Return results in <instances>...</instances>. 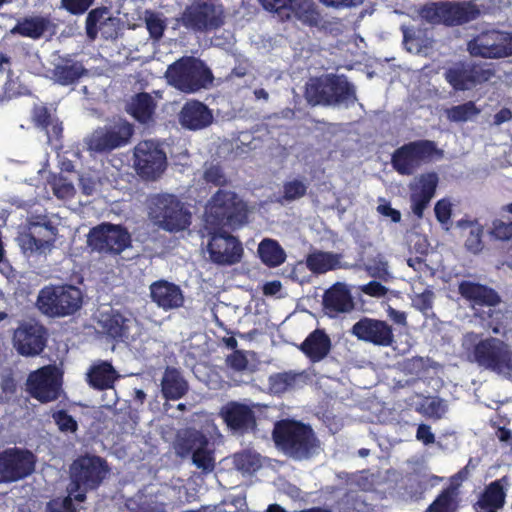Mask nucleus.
Returning a JSON list of instances; mask_svg holds the SVG:
<instances>
[{"label": "nucleus", "instance_id": "f257e3e1", "mask_svg": "<svg viewBox=\"0 0 512 512\" xmlns=\"http://www.w3.org/2000/svg\"><path fill=\"white\" fill-rule=\"evenodd\" d=\"M248 206L234 191L218 189L204 207L205 229L240 228L248 221Z\"/></svg>", "mask_w": 512, "mask_h": 512}, {"label": "nucleus", "instance_id": "f03ea898", "mask_svg": "<svg viewBox=\"0 0 512 512\" xmlns=\"http://www.w3.org/2000/svg\"><path fill=\"white\" fill-rule=\"evenodd\" d=\"M272 438L278 449L296 460L311 458L320 445L310 425L293 419L276 422Z\"/></svg>", "mask_w": 512, "mask_h": 512}, {"label": "nucleus", "instance_id": "7ed1b4c3", "mask_svg": "<svg viewBox=\"0 0 512 512\" xmlns=\"http://www.w3.org/2000/svg\"><path fill=\"white\" fill-rule=\"evenodd\" d=\"M304 97L311 106L343 104L348 107L357 100L353 84L335 74L311 77L306 82Z\"/></svg>", "mask_w": 512, "mask_h": 512}, {"label": "nucleus", "instance_id": "20e7f679", "mask_svg": "<svg viewBox=\"0 0 512 512\" xmlns=\"http://www.w3.org/2000/svg\"><path fill=\"white\" fill-rule=\"evenodd\" d=\"M150 220L164 231L177 233L189 228L192 214L176 195L159 193L148 199Z\"/></svg>", "mask_w": 512, "mask_h": 512}, {"label": "nucleus", "instance_id": "39448f33", "mask_svg": "<svg viewBox=\"0 0 512 512\" xmlns=\"http://www.w3.org/2000/svg\"><path fill=\"white\" fill-rule=\"evenodd\" d=\"M165 77L168 83L184 93H195L209 87L214 80L204 61L193 56H183L170 64Z\"/></svg>", "mask_w": 512, "mask_h": 512}, {"label": "nucleus", "instance_id": "423d86ee", "mask_svg": "<svg viewBox=\"0 0 512 512\" xmlns=\"http://www.w3.org/2000/svg\"><path fill=\"white\" fill-rule=\"evenodd\" d=\"M81 290L70 284L46 285L40 289L36 307L45 316L60 318L73 315L82 307Z\"/></svg>", "mask_w": 512, "mask_h": 512}, {"label": "nucleus", "instance_id": "0eeeda50", "mask_svg": "<svg viewBox=\"0 0 512 512\" xmlns=\"http://www.w3.org/2000/svg\"><path fill=\"white\" fill-rule=\"evenodd\" d=\"M179 26L194 33L213 32L226 22L225 8L217 0H192L176 19Z\"/></svg>", "mask_w": 512, "mask_h": 512}, {"label": "nucleus", "instance_id": "6e6552de", "mask_svg": "<svg viewBox=\"0 0 512 512\" xmlns=\"http://www.w3.org/2000/svg\"><path fill=\"white\" fill-rule=\"evenodd\" d=\"M108 472L109 467L105 459L95 455L80 456L72 465L68 492L73 495L74 500L83 502L86 493L97 489Z\"/></svg>", "mask_w": 512, "mask_h": 512}, {"label": "nucleus", "instance_id": "1a4fd4ad", "mask_svg": "<svg viewBox=\"0 0 512 512\" xmlns=\"http://www.w3.org/2000/svg\"><path fill=\"white\" fill-rule=\"evenodd\" d=\"M442 155L434 141L420 139L398 147L391 155V165L399 175L411 176L422 164Z\"/></svg>", "mask_w": 512, "mask_h": 512}, {"label": "nucleus", "instance_id": "9d476101", "mask_svg": "<svg viewBox=\"0 0 512 512\" xmlns=\"http://www.w3.org/2000/svg\"><path fill=\"white\" fill-rule=\"evenodd\" d=\"M469 357L479 367L498 374L512 371V350L506 342L496 337L475 343Z\"/></svg>", "mask_w": 512, "mask_h": 512}, {"label": "nucleus", "instance_id": "9b49d317", "mask_svg": "<svg viewBox=\"0 0 512 512\" xmlns=\"http://www.w3.org/2000/svg\"><path fill=\"white\" fill-rule=\"evenodd\" d=\"M58 229L47 216H34L28 220L27 229L18 236L25 254L45 255L55 247Z\"/></svg>", "mask_w": 512, "mask_h": 512}, {"label": "nucleus", "instance_id": "f8f14e48", "mask_svg": "<svg viewBox=\"0 0 512 512\" xmlns=\"http://www.w3.org/2000/svg\"><path fill=\"white\" fill-rule=\"evenodd\" d=\"M494 75L491 64L476 61H458L444 71V78L454 91L472 90Z\"/></svg>", "mask_w": 512, "mask_h": 512}, {"label": "nucleus", "instance_id": "ddd939ff", "mask_svg": "<svg viewBox=\"0 0 512 512\" xmlns=\"http://www.w3.org/2000/svg\"><path fill=\"white\" fill-rule=\"evenodd\" d=\"M471 56L501 59L512 56V32L497 29L485 30L467 43Z\"/></svg>", "mask_w": 512, "mask_h": 512}, {"label": "nucleus", "instance_id": "4468645a", "mask_svg": "<svg viewBox=\"0 0 512 512\" xmlns=\"http://www.w3.org/2000/svg\"><path fill=\"white\" fill-rule=\"evenodd\" d=\"M87 244L98 253L119 255L131 245V236L125 227L103 222L90 229Z\"/></svg>", "mask_w": 512, "mask_h": 512}, {"label": "nucleus", "instance_id": "2eb2a0df", "mask_svg": "<svg viewBox=\"0 0 512 512\" xmlns=\"http://www.w3.org/2000/svg\"><path fill=\"white\" fill-rule=\"evenodd\" d=\"M208 235L207 251L211 262L220 266H232L239 263L244 254L241 241L224 230L206 229Z\"/></svg>", "mask_w": 512, "mask_h": 512}, {"label": "nucleus", "instance_id": "dca6fc26", "mask_svg": "<svg viewBox=\"0 0 512 512\" xmlns=\"http://www.w3.org/2000/svg\"><path fill=\"white\" fill-rule=\"evenodd\" d=\"M36 465L35 455L18 447L0 452V484L14 483L30 476Z\"/></svg>", "mask_w": 512, "mask_h": 512}, {"label": "nucleus", "instance_id": "f3484780", "mask_svg": "<svg viewBox=\"0 0 512 512\" xmlns=\"http://www.w3.org/2000/svg\"><path fill=\"white\" fill-rule=\"evenodd\" d=\"M135 169L145 180H156L167 167V157L163 149L152 140H144L134 149Z\"/></svg>", "mask_w": 512, "mask_h": 512}, {"label": "nucleus", "instance_id": "a211bd4d", "mask_svg": "<svg viewBox=\"0 0 512 512\" xmlns=\"http://www.w3.org/2000/svg\"><path fill=\"white\" fill-rule=\"evenodd\" d=\"M134 133L133 125L127 121H119L110 126L100 127L90 135L87 145L90 151L108 153L125 146Z\"/></svg>", "mask_w": 512, "mask_h": 512}, {"label": "nucleus", "instance_id": "6ab92c4d", "mask_svg": "<svg viewBox=\"0 0 512 512\" xmlns=\"http://www.w3.org/2000/svg\"><path fill=\"white\" fill-rule=\"evenodd\" d=\"M61 377L52 366H44L32 372L27 380L30 395L42 403L55 401L60 396Z\"/></svg>", "mask_w": 512, "mask_h": 512}, {"label": "nucleus", "instance_id": "aec40b11", "mask_svg": "<svg viewBox=\"0 0 512 512\" xmlns=\"http://www.w3.org/2000/svg\"><path fill=\"white\" fill-rule=\"evenodd\" d=\"M350 333L360 341L379 347H390L395 342L393 328L388 322L366 316L353 324Z\"/></svg>", "mask_w": 512, "mask_h": 512}, {"label": "nucleus", "instance_id": "412c9836", "mask_svg": "<svg viewBox=\"0 0 512 512\" xmlns=\"http://www.w3.org/2000/svg\"><path fill=\"white\" fill-rule=\"evenodd\" d=\"M48 332L44 325L37 321L23 322L14 331V345L23 356L39 355L47 344Z\"/></svg>", "mask_w": 512, "mask_h": 512}, {"label": "nucleus", "instance_id": "4be33fe9", "mask_svg": "<svg viewBox=\"0 0 512 512\" xmlns=\"http://www.w3.org/2000/svg\"><path fill=\"white\" fill-rule=\"evenodd\" d=\"M220 416L229 429L241 434L256 427L255 412L246 404L230 401L221 408Z\"/></svg>", "mask_w": 512, "mask_h": 512}, {"label": "nucleus", "instance_id": "5701e85b", "mask_svg": "<svg viewBox=\"0 0 512 512\" xmlns=\"http://www.w3.org/2000/svg\"><path fill=\"white\" fill-rule=\"evenodd\" d=\"M322 304L325 314L330 318L349 313L355 308L351 291L341 282H336L324 292Z\"/></svg>", "mask_w": 512, "mask_h": 512}, {"label": "nucleus", "instance_id": "b1692460", "mask_svg": "<svg viewBox=\"0 0 512 512\" xmlns=\"http://www.w3.org/2000/svg\"><path fill=\"white\" fill-rule=\"evenodd\" d=\"M131 324L130 317L113 308L101 312L98 319L102 333L115 342H125L129 339Z\"/></svg>", "mask_w": 512, "mask_h": 512}, {"label": "nucleus", "instance_id": "393cba45", "mask_svg": "<svg viewBox=\"0 0 512 512\" xmlns=\"http://www.w3.org/2000/svg\"><path fill=\"white\" fill-rule=\"evenodd\" d=\"M458 293L463 299L470 302L472 307H496L502 299L499 293L485 284L463 280L458 285Z\"/></svg>", "mask_w": 512, "mask_h": 512}, {"label": "nucleus", "instance_id": "a878e982", "mask_svg": "<svg viewBox=\"0 0 512 512\" xmlns=\"http://www.w3.org/2000/svg\"><path fill=\"white\" fill-rule=\"evenodd\" d=\"M153 303L164 311L178 309L184 305L185 297L179 285L167 280H157L150 285Z\"/></svg>", "mask_w": 512, "mask_h": 512}, {"label": "nucleus", "instance_id": "bb28decb", "mask_svg": "<svg viewBox=\"0 0 512 512\" xmlns=\"http://www.w3.org/2000/svg\"><path fill=\"white\" fill-rule=\"evenodd\" d=\"M180 124L189 130H200L209 126L213 121L212 111L202 102L188 101L179 113Z\"/></svg>", "mask_w": 512, "mask_h": 512}, {"label": "nucleus", "instance_id": "cd10ccee", "mask_svg": "<svg viewBox=\"0 0 512 512\" xmlns=\"http://www.w3.org/2000/svg\"><path fill=\"white\" fill-rule=\"evenodd\" d=\"M503 482H506V477L492 481L485 487L473 504L475 512H498L504 507L506 491Z\"/></svg>", "mask_w": 512, "mask_h": 512}, {"label": "nucleus", "instance_id": "c85d7f7f", "mask_svg": "<svg viewBox=\"0 0 512 512\" xmlns=\"http://www.w3.org/2000/svg\"><path fill=\"white\" fill-rule=\"evenodd\" d=\"M332 343L329 335L323 329H315L298 346V349L312 363L324 360L330 353Z\"/></svg>", "mask_w": 512, "mask_h": 512}, {"label": "nucleus", "instance_id": "c756f323", "mask_svg": "<svg viewBox=\"0 0 512 512\" xmlns=\"http://www.w3.org/2000/svg\"><path fill=\"white\" fill-rule=\"evenodd\" d=\"M285 12L281 20L289 21L292 17L310 27H316L321 21V14L313 0H285Z\"/></svg>", "mask_w": 512, "mask_h": 512}, {"label": "nucleus", "instance_id": "7c9ffc66", "mask_svg": "<svg viewBox=\"0 0 512 512\" xmlns=\"http://www.w3.org/2000/svg\"><path fill=\"white\" fill-rule=\"evenodd\" d=\"M444 25L460 26L477 19L480 15L478 6L470 1H444Z\"/></svg>", "mask_w": 512, "mask_h": 512}, {"label": "nucleus", "instance_id": "2f4dec72", "mask_svg": "<svg viewBox=\"0 0 512 512\" xmlns=\"http://www.w3.org/2000/svg\"><path fill=\"white\" fill-rule=\"evenodd\" d=\"M189 389L188 382L181 372L174 367H166L161 380V393L166 400H179Z\"/></svg>", "mask_w": 512, "mask_h": 512}, {"label": "nucleus", "instance_id": "473e14b6", "mask_svg": "<svg viewBox=\"0 0 512 512\" xmlns=\"http://www.w3.org/2000/svg\"><path fill=\"white\" fill-rule=\"evenodd\" d=\"M155 110L156 102L147 92L135 94L126 108L127 113L141 124H148L153 121Z\"/></svg>", "mask_w": 512, "mask_h": 512}, {"label": "nucleus", "instance_id": "72a5a7b5", "mask_svg": "<svg viewBox=\"0 0 512 512\" xmlns=\"http://www.w3.org/2000/svg\"><path fill=\"white\" fill-rule=\"evenodd\" d=\"M341 254L315 250L305 259L306 267L315 275L325 274L341 268Z\"/></svg>", "mask_w": 512, "mask_h": 512}, {"label": "nucleus", "instance_id": "f704fd0d", "mask_svg": "<svg viewBox=\"0 0 512 512\" xmlns=\"http://www.w3.org/2000/svg\"><path fill=\"white\" fill-rule=\"evenodd\" d=\"M119 375L110 362L102 361L91 366L87 373L89 385L96 390H107L114 387Z\"/></svg>", "mask_w": 512, "mask_h": 512}, {"label": "nucleus", "instance_id": "c9c22d12", "mask_svg": "<svg viewBox=\"0 0 512 512\" xmlns=\"http://www.w3.org/2000/svg\"><path fill=\"white\" fill-rule=\"evenodd\" d=\"M86 69L79 61L71 58H62L58 64H55L52 69V75L60 85L68 86L76 83L83 75L86 74Z\"/></svg>", "mask_w": 512, "mask_h": 512}, {"label": "nucleus", "instance_id": "e433bc0d", "mask_svg": "<svg viewBox=\"0 0 512 512\" xmlns=\"http://www.w3.org/2000/svg\"><path fill=\"white\" fill-rule=\"evenodd\" d=\"M31 119L35 127L44 130L49 138H59L62 134V123L53 119L50 110L45 105H35L32 108Z\"/></svg>", "mask_w": 512, "mask_h": 512}, {"label": "nucleus", "instance_id": "4c0bfd02", "mask_svg": "<svg viewBox=\"0 0 512 512\" xmlns=\"http://www.w3.org/2000/svg\"><path fill=\"white\" fill-rule=\"evenodd\" d=\"M201 446H209L207 437L198 431H185L174 442L176 455L180 458L191 456Z\"/></svg>", "mask_w": 512, "mask_h": 512}, {"label": "nucleus", "instance_id": "58836bf2", "mask_svg": "<svg viewBox=\"0 0 512 512\" xmlns=\"http://www.w3.org/2000/svg\"><path fill=\"white\" fill-rule=\"evenodd\" d=\"M257 252L262 263L269 268L282 265L287 257L279 242L271 238L263 239L258 245Z\"/></svg>", "mask_w": 512, "mask_h": 512}, {"label": "nucleus", "instance_id": "ea45409f", "mask_svg": "<svg viewBox=\"0 0 512 512\" xmlns=\"http://www.w3.org/2000/svg\"><path fill=\"white\" fill-rule=\"evenodd\" d=\"M50 21L41 16L26 17L17 22L12 33L32 39L41 38L49 27Z\"/></svg>", "mask_w": 512, "mask_h": 512}, {"label": "nucleus", "instance_id": "a19ab883", "mask_svg": "<svg viewBox=\"0 0 512 512\" xmlns=\"http://www.w3.org/2000/svg\"><path fill=\"white\" fill-rule=\"evenodd\" d=\"M458 225L462 228H468L464 246L472 254L480 253L484 248L483 233L484 228L476 221H459Z\"/></svg>", "mask_w": 512, "mask_h": 512}, {"label": "nucleus", "instance_id": "79ce46f5", "mask_svg": "<svg viewBox=\"0 0 512 512\" xmlns=\"http://www.w3.org/2000/svg\"><path fill=\"white\" fill-rule=\"evenodd\" d=\"M458 507L456 491L447 487L439 493L425 512H456Z\"/></svg>", "mask_w": 512, "mask_h": 512}, {"label": "nucleus", "instance_id": "37998d69", "mask_svg": "<svg viewBox=\"0 0 512 512\" xmlns=\"http://www.w3.org/2000/svg\"><path fill=\"white\" fill-rule=\"evenodd\" d=\"M481 110L473 101H467L463 104L452 106L446 110V116L451 122H466L480 114Z\"/></svg>", "mask_w": 512, "mask_h": 512}, {"label": "nucleus", "instance_id": "c03bdc74", "mask_svg": "<svg viewBox=\"0 0 512 512\" xmlns=\"http://www.w3.org/2000/svg\"><path fill=\"white\" fill-rule=\"evenodd\" d=\"M297 379V374L291 371L280 372L270 375L269 388L274 394H283L293 388Z\"/></svg>", "mask_w": 512, "mask_h": 512}, {"label": "nucleus", "instance_id": "a18cd8bd", "mask_svg": "<svg viewBox=\"0 0 512 512\" xmlns=\"http://www.w3.org/2000/svg\"><path fill=\"white\" fill-rule=\"evenodd\" d=\"M444 2H428L421 6L418 10V14L425 22L438 25H444Z\"/></svg>", "mask_w": 512, "mask_h": 512}, {"label": "nucleus", "instance_id": "49530a36", "mask_svg": "<svg viewBox=\"0 0 512 512\" xmlns=\"http://www.w3.org/2000/svg\"><path fill=\"white\" fill-rule=\"evenodd\" d=\"M108 14L109 10L105 6L97 7L89 11L85 21L86 34L89 39L95 40L97 38L100 29V23L106 18L105 16Z\"/></svg>", "mask_w": 512, "mask_h": 512}, {"label": "nucleus", "instance_id": "de8ad7c7", "mask_svg": "<svg viewBox=\"0 0 512 512\" xmlns=\"http://www.w3.org/2000/svg\"><path fill=\"white\" fill-rule=\"evenodd\" d=\"M192 463L204 473H210L215 468L213 450L209 446H201L191 455Z\"/></svg>", "mask_w": 512, "mask_h": 512}, {"label": "nucleus", "instance_id": "09e8293b", "mask_svg": "<svg viewBox=\"0 0 512 512\" xmlns=\"http://www.w3.org/2000/svg\"><path fill=\"white\" fill-rule=\"evenodd\" d=\"M438 182L439 178L437 173H424L420 175L418 183L414 187H411V190L432 199L436 193Z\"/></svg>", "mask_w": 512, "mask_h": 512}, {"label": "nucleus", "instance_id": "8fccbe9b", "mask_svg": "<svg viewBox=\"0 0 512 512\" xmlns=\"http://www.w3.org/2000/svg\"><path fill=\"white\" fill-rule=\"evenodd\" d=\"M202 178L206 184L218 187L219 189H225L224 187L229 184L223 168L218 164L205 166Z\"/></svg>", "mask_w": 512, "mask_h": 512}, {"label": "nucleus", "instance_id": "3c124183", "mask_svg": "<svg viewBox=\"0 0 512 512\" xmlns=\"http://www.w3.org/2000/svg\"><path fill=\"white\" fill-rule=\"evenodd\" d=\"M234 464L237 470L247 474H253L261 467L258 455L249 451L235 454Z\"/></svg>", "mask_w": 512, "mask_h": 512}, {"label": "nucleus", "instance_id": "603ef678", "mask_svg": "<svg viewBox=\"0 0 512 512\" xmlns=\"http://www.w3.org/2000/svg\"><path fill=\"white\" fill-rule=\"evenodd\" d=\"M145 25L152 39L162 38L166 29V22L160 13L147 10L145 12Z\"/></svg>", "mask_w": 512, "mask_h": 512}, {"label": "nucleus", "instance_id": "864d4df0", "mask_svg": "<svg viewBox=\"0 0 512 512\" xmlns=\"http://www.w3.org/2000/svg\"><path fill=\"white\" fill-rule=\"evenodd\" d=\"M308 186L299 179H293L283 184L282 199L291 202L304 197L307 193Z\"/></svg>", "mask_w": 512, "mask_h": 512}, {"label": "nucleus", "instance_id": "5fc2aeb1", "mask_svg": "<svg viewBox=\"0 0 512 512\" xmlns=\"http://www.w3.org/2000/svg\"><path fill=\"white\" fill-rule=\"evenodd\" d=\"M73 499L74 497L70 492L65 497L53 498L47 503L45 512H77Z\"/></svg>", "mask_w": 512, "mask_h": 512}, {"label": "nucleus", "instance_id": "6e6d98bb", "mask_svg": "<svg viewBox=\"0 0 512 512\" xmlns=\"http://www.w3.org/2000/svg\"><path fill=\"white\" fill-rule=\"evenodd\" d=\"M491 238L499 241H509L512 239V222H505L501 219H495L489 230Z\"/></svg>", "mask_w": 512, "mask_h": 512}, {"label": "nucleus", "instance_id": "4d7b16f0", "mask_svg": "<svg viewBox=\"0 0 512 512\" xmlns=\"http://www.w3.org/2000/svg\"><path fill=\"white\" fill-rule=\"evenodd\" d=\"M52 418L61 432L75 433L78 429L77 421L66 410L54 412Z\"/></svg>", "mask_w": 512, "mask_h": 512}, {"label": "nucleus", "instance_id": "13d9d810", "mask_svg": "<svg viewBox=\"0 0 512 512\" xmlns=\"http://www.w3.org/2000/svg\"><path fill=\"white\" fill-rule=\"evenodd\" d=\"M120 21L116 17L108 16L100 23L99 32L104 39H116L119 35Z\"/></svg>", "mask_w": 512, "mask_h": 512}, {"label": "nucleus", "instance_id": "bf43d9fd", "mask_svg": "<svg viewBox=\"0 0 512 512\" xmlns=\"http://www.w3.org/2000/svg\"><path fill=\"white\" fill-rule=\"evenodd\" d=\"M93 3L94 0H61V7L72 15H82Z\"/></svg>", "mask_w": 512, "mask_h": 512}, {"label": "nucleus", "instance_id": "052dcab7", "mask_svg": "<svg viewBox=\"0 0 512 512\" xmlns=\"http://www.w3.org/2000/svg\"><path fill=\"white\" fill-rule=\"evenodd\" d=\"M431 200V198L418 194L411 190L410 202L413 214L417 218L421 219L424 216V211L429 206Z\"/></svg>", "mask_w": 512, "mask_h": 512}, {"label": "nucleus", "instance_id": "680f3d73", "mask_svg": "<svg viewBox=\"0 0 512 512\" xmlns=\"http://www.w3.org/2000/svg\"><path fill=\"white\" fill-rule=\"evenodd\" d=\"M435 217L442 225L447 224L452 215V204L448 199H440L434 207Z\"/></svg>", "mask_w": 512, "mask_h": 512}, {"label": "nucleus", "instance_id": "e2e57ef3", "mask_svg": "<svg viewBox=\"0 0 512 512\" xmlns=\"http://www.w3.org/2000/svg\"><path fill=\"white\" fill-rule=\"evenodd\" d=\"M226 363L231 369L241 372L248 368L249 361L244 351L235 350L227 357Z\"/></svg>", "mask_w": 512, "mask_h": 512}, {"label": "nucleus", "instance_id": "0e129e2a", "mask_svg": "<svg viewBox=\"0 0 512 512\" xmlns=\"http://www.w3.org/2000/svg\"><path fill=\"white\" fill-rule=\"evenodd\" d=\"M434 293L430 289L424 290L422 293L416 294L413 298V306L421 312H427L433 306Z\"/></svg>", "mask_w": 512, "mask_h": 512}, {"label": "nucleus", "instance_id": "69168bd1", "mask_svg": "<svg viewBox=\"0 0 512 512\" xmlns=\"http://www.w3.org/2000/svg\"><path fill=\"white\" fill-rule=\"evenodd\" d=\"M360 290L364 294L371 296V297H376V298L384 297L388 292L387 287H385L383 284H381L380 282L375 281V280L370 281L367 284L360 286Z\"/></svg>", "mask_w": 512, "mask_h": 512}, {"label": "nucleus", "instance_id": "338daca9", "mask_svg": "<svg viewBox=\"0 0 512 512\" xmlns=\"http://www.w3.org/2000/svg\"><path fill=\"white\" fill-rule=\"evenodd\" d=\"M261 6L269 12L276 13L280 18L282 13L285 12V0H258Z\"/></svg>", "mask_w": 512, "mask_h": 512}, {"label": "nucleus", "instance_id": "774afa93", "mask_svg": "<svg viewBox=\"0 0 512 512\" xmlns=\"http://www.w3.org/2000/svg\"><path fill=\"white\" fill-rule=\"evenodd\" d=\"M377 211L384 217H388L392 222L398 223L401 221V213L399 210L393 208L389 202L380 204Z\"/></svg>", "mask_w": 512, "mask_h": 512}]
</instances>
